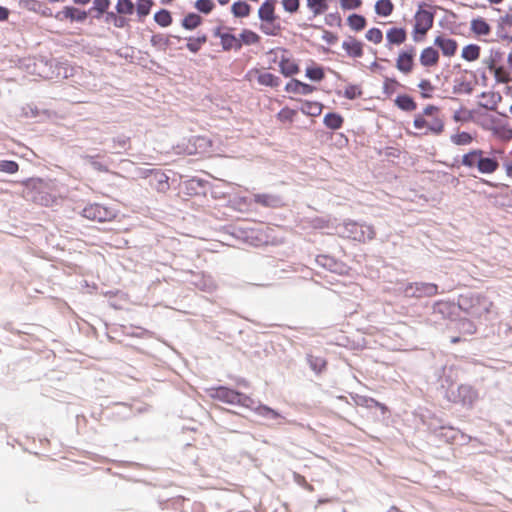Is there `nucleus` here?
Segmentation results:
<instances>
[{"label":"nucleus","instance_id":"obj_54","mask_svg":"<svg viewBox=\"0 0 512 512\" xmlns=\"http://www.w3.org/2000/svg\"><path fill=\"white\" fill-rule=\"evenodd\" d=\"M505 174L508 178L512 179V161L505 162L503 164Z\"/></svg>","mask_w":512,"mask_h":512},{"label":"nucleus","instance_id":"obj_24","mask_svg":"<svg viewBox=\"0 0 512 512\" xmlns=\"http://www.w3.org/2000/svg\"><path fill=\"white\" fill-rule=\"evenodd\" d=\"M394 103L400 110L405 112H413L417 109V103L407 94L398 95Z\"/></svg>","mask_w":512,"mask_h":512},{"label":"nucleus","instance_id":"obj_3","mask_svg":"<svg viewBox=\"0 0 512 512\" xmlns=\"http://www.w3.org/2000/svg\"><path fill=\"white\" fill-rule=\"evenodd\" d=\"M434 23V11L427 4H422L416 11L413 20L412 38L414 42H422L427 32L432 28Z\"/></svg>","mask_w":512,"mask_h":512},{"label":"nucleus","instance_id":"obj_50","mask_svg":"<svg viewBox=\"0 0 512 512\" xmlns=\"http://www.w3.org/2000/svg\"><path fill=\"white\" fill-rule=\"evenodd\" d=\"M196 8L205 14L210 13L214 8L213 2H196Z\"/></svg>","mask_w":512,"mask_h":512},{"label":"nucleus","instance_id":"obj_29","mask_svg":"<svg viewBox=\"0 0 512 512\" xmlns=\"http://www.w3.org/2000/svg\"><path fill=\"white\" fill-rule=\"evenodd\" d=\"M471 30L478 36H486L490 33L489 24L482 18L474 19L471 22Z\"/></svg>","mask_w":512,"mask_h":512},{"label":"nucleus","instance_id":"obj_44","mask_svg":"<svg viewBox=\"0 0 512 512\" xmlns=\"http://www.w3.org/2000/svg\"><path fill=\"white\" fill-rule=\"evenodd\" d=\"M375 10L380 16H389L393 11L392 2H376Z\"/></svg>","mask_w":512,"mask_h":512},{"label":"nucleus","instance_id":"obj_46","mask_svg":"<svg viewBox=\"0 0 512 512\" xmlns=\"http://www.w3.org/2000/svg\"><path fill=\"white\" fill-rule=\"evenodd\" d=\"M362 95V90L357 85H348L345 87L343 96L349 100L356 99Z\"/></svg>","mask_w":512,"mask_h":512},{"label":"nucleus","instance_id":"obj_32","mask_svg":"<svg viewBox=\"0 0 512 512\" xmlns=\"http://www.w3.org/2000/svg\"><path fill=\"white\" fill-rule=\"evenodd\" d=\"M201 22L202 19L198 14L189 13L184 17L182 21V26L187 30H193L197 28L201 24Z\"/></svg>","mask_w":512,"mask_h":512},{"label":"nucleus","instance_id":"obj_19","mask_svg":"<svg viewBox=\"0 0 512 512\" xmlns=\"http://www.w3.org/2000/svg\"><path fill=\"white\" fill-rule=\"evenodd\" d=\"M55 17L61 21L66 19L71 21H83L86 19L87 13L85 10L67 6L62 11L58 12Z\"/></svg>","mask_w":512,"mask_h":512},{"label":"nucleus","instance_id":"obj_35","mask_svg":"<svg viewBox=\"0 0 512 512\" xmlns=\"http://www.w3.org/2000/svg\"><path fill=\"white\" fill-rule=\"evenodd\" d=\"M239 39L241 40V46L244 45H252L259 42L260 37L255 32L245 29L240 33Z\"/></svg>","mask_w":512,"mask_h":512},{"label":"nucleus","instance_id":"obj_14","mask_svg":"<svg viewBox=\"0 0 512 512\" xmlns=\"http://www.w3.org/2000/svg\"><path fill=\"white\" fill-rule=\"evenodd\" d=\"M415 55L416 50L414 47H409L406 50H402L399 52L396 58V68L401 73L408 75L410 74L415 66Z\"/></svg>","mask_w":512,"mask_h":512},{"label":"nucleus","instance_id":"obj_17","mask_svg":"<svg viewBox=\"0 0 512 512\" xmlns=\"http://www.w3.org/2000/svg\"><path fill=\"white\" fill-rule=\"evenodd\" d=\"M439 60L440 54L438 50L431 46L424 48L419 56L420 64L426 69L436 67Z\"/></svg>","mask_w":512,"mask_h":512},{"label":"nucleus","instance_id":"obj_12","mask_svg":"<svg viewBox=\"0 0 512 512\" xmlns=\"http://www.w3.org/2000/svg\"><path fill=\"white\" fill-rule=\"evenodd\" d=\"M82 216L91 221L108 222L116 218L114 209L99 203H91L84 207Z\"/></svg>","mask_w":512,"mask_h":512},{"label":"nucleus","instance_id":"obj_18","mask_svg":"<svg viewBox=\"0 0 512 512\" xmlns=\"http://www.w3.org/2000/svg\"><path fill=\"white\" fill-rule=\"evenodd\" d=\"M316 90V87L301 82L297 79H291L285 85V91L287 93L299 94V95H309L312 94Z\"/></svg>","mask_w":512,"mask_h":512},{"label":"nucleus","instance_id":"obj_41","mask_svg":"<svg viewBox=\"0 0 512 512\" xmlns=\"http://www.w3.org/2000/svg\"><path fill=\"white\" fill-rule=\"evenodd\" d=\"M256 413L263 417H270L272 419H277L281 417L280 413L276 410L266 406V405H260L255 409Z\"/></svg>","mask_w":512,"mask_h":512},{"label":"nucleus","instance_id":"obj_15","mask_svg":"<svg viewBox=\"0 0 512 512\" xmlns=\"http://www.w3.org/2000/svg\"><path fill=\"white\" fill-rule=\"evenodd\" d=\"M212 148V140L206 136H194L189 140L187 150L189 154H205Z\"/></svg>","mask_w":512,"mask_h":512},{"label":"nucleus","instance_id":"obj_42","mask_svg":"<svg viewBox=\"0 0 512 512\" xmlns=\"http://www.w3.org/2000/svg\"><path fill=\"white\" fill-rule=\"evenodd\" d=\"M307 8L312 17H315L327 10L326 2H307Z\"/></svg>","mask_w":512,"mask_h":512},{"label":"nucleus","instance_id":"obj_22","mask_svg":"<svg viewBox=\"0 0 512 512\" xmlns=\"http://www.w3.org/2000/svg\"><path fill=\"white\" fill-rule=\"evenodd\" d=\"M481 105L489 110H496L498 104L502 101V96L499 92L486 91L481 94Z\"/></svg>","mask_w":512,"mask_h":512},{"label":"nucleus","instance_id":"obj_40","mask_svg":"<svg viewBox=\"0 0 512 512\" xmlns=\"http://www.w3.org/2000/svg\"><path fill=\"white\" fill-rule=\"evenodd\" d=\"M154 19L162 27H167L172 22L171 15L167 10L158 11L154 16Z\"/></svg>","mask_w":512,"mask_h":512},{"label":"nucleus","instance_id":"obj_30","mask_svg":"<svg viewBox=\"0 0 512 512\" xmlns=\"http://www.w3.org/2000/svg\"><path fill=\"white\" fill-rule=\"evenodd\" d=\"M458 393L459 396L462 397L464 404H472L477 398V392L469 385H460L458 387Z\"/></svg>","mask_w":512,"mask_h":512},{"label":"nucleus","instance_id":"obj_48","mask_svg":"<svg viewBox=\"0 0 512 512\" xmlns=\"http://www.w3.org/2000/svg\"><path fill=\"white\" fill-rule=\"evenodd\" d=\"M117 12L123 15L131 14L134 10L133 2H117Z\"/></svg>","mask_w":512,"mask_h":512},{"label":"nucleus","instance_id":"obj_16","mask_svg":"<svg viewBox=\"0 0 512 512\" xmlns=\"http://www.w3.org/2000/svg\"><path fill=\"white\" fill-rule=\"evenodd\" d=\"M434 45L442 51L444 56L449 58L453 57L458 49L457 41L444 35L437 36L434 39Z\"/></svg>","mask_w":512,"mask_h":512},{"label":"nucleus","instance_id":"obj_13","mask_svg":"<svg viewBox=\"0 0 512 512\" xmlns=\"http://www.w3.org/2000/svg\"><path fill=\"white\" fill-rule=\"evenodd\" d=\"M404 292L408 297H432L438 294V286L434 283L415 282L408 284Z\"/></svg>","mask_w":512,"mask_h":512},{"label":"nucleus","instance_id":"obj_5","mask_svg":"<svg viewBox=\"0 0 512 512\" xmlns=\"http://www.w3.org/2000/svg\"><path fill=\"white\" fill-rule=\"evenodd\" d=\"M481 126L498 141L509 142L512 140V127L503 118L488 115L482 119Z\"/></svg>","mask_w":512,"mask_h":512},{"label":"nucleus","instance_id":"obj_38","mask_svg":"<svg viewBox=\"0 0 512 512\" xmlns=\"http://www.w3.org/2000/svg\"><path fill=\"white\" fill-rule=\"evenodd\" d=\"M207 37L206 35H202L196 38H189L187 41V48L193 52L196 53L200 50L201 46L206 43Z\"/></svg>","mask_w":512,"mask_h":512},{"label":"nucleus","instance_id":"obj_61","mask_svg":"<svg viewBox=\"0 0 512 512\" xmlns=\"http://www.w3.org/2000/svg\"><path fill=\"white\" fill-rule=\"evenodd\" d=\"M505 95L512 98V86H507L505 89Z\"/></svg>","mask_w":512,"mask_h":512},{"label":"nucleus","instance_id":"obj_20","mask_svg":"<svg viewBox=\"0 0 512 512\" xmlns=\"http://www.w3.org/2000/svg\"><path fill=\"white\" fill-rule=\"evenodd\" d=\"M216 35L219 36L220 44L224 50H239L241 48V40L235 35L229 32H217Z\"/></svg>","mask_w":512,"mask_h":512},{"label":"nucleus","instance_id":"obj_39","mask_svg":"<svg viewBox=\"0 0 512 512\" xmlns=\"http://www.w3.org/2000/svg\"><path fill=\"white\" fill-rule=\"evenodd\" d=\"M232 11L237 17H245L250 13V7L247 2H234Z\"/></svg>","mask_w":512,"mask_h":512},{"label":"nucleus","instance_id":"obj_47","mask_svg":"<svg viewBox=\"0 0 512 512\" xmlns=\"http://www.w3.org/2000/svg\"><path fill=\"white\" fill-rule=\"evenodd\" d=\"M397 86H399V83L396 79L386 78L383 83V91L390 95L396 90Z\"/></svg>","mask_w":512,"mask_h":512},{"label":"nucleus","instance_id":"obj_21","mask_svg":"<svg viewBox=\"0 0 512 512\" xmlns=\"http://www.w3.org/2000/svg\"><path fill=\"white\" fill-rule=\"evenodd\" d=\"M342 48L350 57L359 58L363 55V45L355 38L350 37L345 40L342 43Z\"/></svg>","mask_w":512,"mask_h":512},{"label":"nucleus","instance_id":"obj_6","mask_svg":"<svg viewBox=\"0 0 512 512\" xmlns=\"http://www.w3.org/2000/svg\"><path fill=\"white\" fill-rule=\"evenodd\" d=\"M273 56V62L278 63L280 73L285 77H292L299 73L300 67L292 54L285 48L277 47L268 52Z\"/></svg>","mask_w":512,"mask_h":512},{"label":"nucleus","instance_id":"obj_10","mask_svg":"<svg viewBox=\"0 0 512 512\" xmlns=\"http://www.w3.org/2000/svg\"><path fill=\"white\" fill-rule=\"evenodd\" d=\"M245 79L251 84L277 89L281 84L279 76L264 68H252L245 74Z\"/></svg>","mask_w":512,"mask_h":512},{"label":"nucleus","instance_id":"obj_59","mask_svg":"<svg viewBox=\"0 0 512 512\" xmlns=\"http://www.w3.org/2000/svg\"><path fill=\"white\" fill-rule=\"evenodd\" d=\"M115 25L118 26V27H122L125 23V19L122 18V17H119V18H115Z\"/></svg>","mask_w":512,"mask_h":512},{"label":"nucleus","instance_id":"obj_28","mask_svg":"<svg viewBox=\"0 0 512 512\" xmlns=\"http://www.w3.org/2000/svg\"><path fill=\"white\" fill-rule=\"evenodd\" d=\"M481 48L477 44H469L463 47L461 57L468 61L473 62L479 59Z\"/></svg>","mask_w":512,"mask_h":512},{"label":"nucleus","instance_id":"obj_49","mask_svg":"<svg viewBox=\"0 0 512 512\" xmlns=\"http://www.w3.org/2000/svg\"><path fill=\"white\" fill-rule=\"evenodd\" d=\"M361 405H365L368 408H372V407L379 408L383 413H385L387 411V407L384 404L378 402L377 400H375L373 398H364Z\"/></svg>","mask_w":512,"mask_h":512},{"label":"nucleus","instance_id":"obj_33","mask_svg":"<svg viewBox=\"0 0 512 512\" xmlns=\"http://www.w3.org/2000/svg\"><path fill=\"white\" fill-rule=\"evenodd\" d=\"M348 25L352 30L361 31L366 25V20L363 16L352 14L347 19Z\"/></svg>","mask_w":512,"mask_h":512},{"label":"nucleus","instance_id":"obj_7","mask_svg":"<svg viewBox=\"0 0 512 512\" xmlns=\"http://www.w3.org/2000/svg\"><path fill=\"white\" fill-rule=\"evenodd\" d=\"M484 64L497 84H507L512 81V70L502 60V53L496 52L484 60Z\"/></svg>","mask_w":512,"mask_h":512},{"label":"nucleus","instance_id":"obj_26","mask_svg":"<svg viewBox=\"0 0 512 512\" xmlns=\"http://www.w3.org/2000/svg\"><path fill=\"white\" fill-rule=\"evenodd\" d=\"M323 104L317 101H303L301 112L305 115L317 117L321 115L323 111Z\"/></svg>","mask_w":512,"mask_h":512},{"label":"nucleus","instance_id":"obj_36","mask_svg":"<svg viewBox=\"0 0 512 512\" xmlns=\"http://www.w3.org/2000/svg\"><path fill=\"white\" fill-rule=\"evenodd\" d=\"M296 114V110H293L289 107H284L277 113L276 117L282 123H292Z\"/></svg>","mask_w":512,"mask_h":512},{"label":"nucleus","instance_id":"obj_9","mask_svg":"<svg viewBox=\"0 0 512 512\" xmlns=\"http://www.w3.org/2000/svg\"><path fill=\"white\" fill-rule=\"evenodd\" d=\"M344 236L354 241L365 243L375 238L376 231L372 225H363L349 221L344 224Z\"/></svg>","mask_w":512,"mask_h":512},{"label":"nucleus","instance_id":"obj_62","mask_svg":"<svg viewBox=\"0 0 512 512\" xmlns=\"http://www.w3.org/2000/svg\"><path fill=\"white\" fill-rule=\"evenodd\" d=\"M507 62H508V64H509V67H510V68H511V70H512V51L508 54Z\"/></svg>","mask_w":512,"mask_h":512},{"label":"nucleus","instance_id":"obj_43","mask_svg":"<svg viewBox=\"0 0 512 512\" xmlns=\"http://www.w3.org/2000/svg\"><path fill=\"white\" fill-rule=\"evenodd\" d=\"M19 170V165L15 161L0 160V171L8 174H14Z\"/></svg>","mask_w":512,"mask_h":512},{"label":"nucleus","instance_id":"obj_8","mask_svg":"<svg viewBox=\"0 0 512 512\" xmlns=\"http://www.w3.org/2000/svg\"><path fill=\"white\" fill-rule=\"evenodd\" d=\"M206 392L210 398L227 404L248 406L251 401L250 397L224 386L211 387Z\"/></svg>","mask_w":512,"mask_h":512},{"label":"nucleus","instance_id":"obj_52","mask_svg":"<svg viewBox=\"0 0 512 512\" xmlns=\"http://www.w3.org/2000/svg\"><path fill=\"white\" fill-rule=\"evenodd\" d=\"M284 7L289 12H295L299 7V2H283Z\"/></svg>","mask_w":512,"mask_h":512},{"label":"nucleus","instance_id":"obj_27","mask_svg":"<svg viewBox=\"0 0 512 512\" xmlns=\"http://www.w3.org/2000/svg\"><path fill=\"white\" fill-rule=\"evenodd\" d=\"M323 123L331 130H338L343 126L344 118L338 113L330 112L324 116Z\"/></svg>","mask_w":512,"mask_h":512},{"label":"nucleus","instance_id":"obj_4","mask_svg":"<svg viewBox=\"0 0 512 512\" xmlns=\"http://www.w3.org/2000/svg\"><path fill=\"white\" fill-rule=\"evenodd\" d=\"M493 303L485 296L470 294L459 298V307L471 316L480 318L490 312Z\"/></svg>","mask_w":512,"mask_h":512},{"label":"nucleus","instance_id":"obj_64","mask_svg":"<svg viewBox=\"0 0 512 512\" xmlns=\"http://www.w3.org/2000/svg\"><path fill=\"white\" fill-rule=\"evenodd\" d=\"M460 341H461V338H460V337H453V338L451 339V342H452V343H454V344L459 343Z\"/></svg>","mask_w":512,"mask_h":512},{"label":"nucleus","instance_id":"obj_63","mask_svg":"<svg viewBox=\"0 0 512 512\" xmlns=\"http://www.w3.org/2000/svg\"><path fill=\"white\" fill-rule=\"evenodd\" d=\"M387 512H402L399 508L392 506L390 507Z\"/></svg>","mask_w":512,"mask_h":512},{"label":"nucleus","instance_id":"obj_37","mask_svg":"<svg viewBox=\"0 0 512 512\" xmlns=\"http://www.w3.org/2000/svg\"><path fill=\"white\" fill-rule=\"evenodd\" d=\"M306 76L313 81H322L325 78V72L320 66L306 68Z\"/></svg>","mask_w":512,"mask_h":512},{"label":"nucleus","instance_id":"obj_2","mask_svg":"<svg viewBox=\"0 0 512 512\" xmlns=\"http://www.w3.org/2000/svg\"><path fill=\"white\" fill-rule=\"evenodd\" d=\"M461 164L469 169L476 168L481 174H493L499 168V162L494 157H486L481 149H473L462 156Z\"/></svg>","mask_w":512,"mask_h":512},{"label":"nucleus","instance_id":"obj_11","mask_svg":"<svg viewBox=\"0 0 512 512\" xmlns=\"http://www.w3.org/2000/svg\"><path fill=\"white\" fill-rule=\"evenodd\" d=\"M259 17L261 19V30L267 35H277L280 31V25L277 22L273 2H263L259 8Z\"/></svg>","mask_w":512,"mask_h":512},{"label":"nucleus","instance_id":"obj_25","mask_svg":"<svg viewBox=\"0 0 512 512\" xmlns=\"http://www.w3.org/2000/svg\"><path fill=\"white\" fill-rule=\"evenodd\" d=\"M386 39L389 44L401 45L406 41L407 34L405 29L393 27L387 31Z\"/></svg>","mask_w":512,"mask_h":512},{"label":"nucleus","instance_id":"obj_53","mask_svg":"<svg viewBox=\"0 0 512 512\" xmlns=\"http://www.w3.org/2000/svg\"><path fill=\"white\" fill-rule=\"evenodd\" d=\"M362 2H341L343 9H356Z\"/></svg>","mask_w":512,"mask_h":512},{"label":"nucleus","instance_id":"obj_34","mask_svg":"<svg viewBox=\"0 0 512 512\" xmlns=\"http://www.w3.org/2000/svg\"><path fill=\"white\" fill-rule=\"evenodd\" d=\"M451 142L458 146H465L473 142V137L468 132H459L451 136Z\"/></svg>","mask_w":512,"mask_h":512},{"label":"nucleus","instance_id":"obj_1","mask_svg":"<svg viewBox=\"0 0 512 512\" xmlns=\"http://www.w3.org/2000/svg\"><path fill=\"white\" fill-rule=\"evenodd\" d=\"M413 127L420 136H439L445 131V120L438 106L426 105L413 119Z\"/></svg>","mask_w":512,"mask_h":512},{"label":"nucleus","instance_id":"obj_57","mask_svg":"<svg viewBox=\"0 0 512 512\" xmlns=\"http://www.w3.org/2000/svg\"><path fill=\"white\" fill-rule=\"evenodd\" d=\"M9 11L7 8L0 6V21L6 20L8 18Z\"/></svg>","mask_w":512,"mask_h":512},{"label":"nucleus","instance_id":"obj_56","mask_svg":"<svg viewBox=\"0 0 512 512\" xmlns=\"http://www.w3.org/2000/svg\"><path fill=\"white\" fill-rule=\"evenodd\" d=\"M501 19L504 24L512 26V11L509 13H506Z\"/></svg>","mask_w":512,"mask_h":512},{"label":"nucleus","instance_id":"obj_55","mask_svg":"<svg viewBox=\"0 0 512 512\" xmlns=\"http://www.w3.org/2000/svg\"><path fill=\"white\" fill-rule=\"evenodd\" d=\"M150 4H152V2H145L144 4H141V5L139 6V12H140L142 15H146V14H148Z\"/></svg>","mask_w":512,"mask_h":512},{"label":"nucleus","instance_id":"obj_58","mask_svg":"<svg viewBox=\"0 0 512 512\" xmlns=\"http://www.w3.org/2000/svg\"><path fill=\"white\" fill-rule=\"evenodd\" d=\"M97 3V8L104 12L106 9H108V6L110 4V2H106V1H103V2H96Z\"/></svg>","mask_w":512,"mask_h":512},{"label":"nucleus","instance_id":"obj_31","mask_svg":"<svg viewBox=\"0 0 512 512\" xmlns=\"http://www.w3.org/2000/svg\"><path fill=\"white\" fill-rule=\"evenodd\" d=\"M418 88L420 90L421 97L424 99H429L433 97V93L435 91L434 85L428 79H422L418 83Z\"/></svg>","mask_w":512,"mask_h":512},{"label":"nucleus","instance_id":"obj_51","mask_svg":"<svg viewBox=\"0 0 512 512\" xmlns=\"http://www.w3.org/2000/svg\"><path fill=\"white\" fill-rule=\"evenodd\" d=\"M168 180H169V178L164 173L160 174V177L158 180V186H157L158 191L165 192L166 190H168V188H169Z\"/></svg>","mask_w":512,"mask_h":512},{"label":"nucleus","instance_id":"obj_23","mask_svg":"<svg viewBox=\"0 0 512 512\" xmlns=\"http://www.w3.org/2000/svg\"><path fill=\"white\" fill-rule=\"evenodd\" d=\"M253 201L256 204L269 208L278 207L281 203V199L278 196L267 193L254 194Z\"/></svg>","mask_w":512,"mask_h":512},{"label":"nucleus","instance_id":"obj_45","mask_svg":"<svg viewBox=\"0 0 512 512\" xmlns=\"http://www.w3.org/2000/svg\"><path fill=\"white\" fill-rule=\"evenodd\" d=\"M366 39L374 44H379L383 40V33L379 28H371L366 32Z\"/></svg>","mask_w":512,"mask_h":512},{"label":"nucleus","instance_id":"obj_60","mask_svg":"<svg viewBox=\"0 0 512 512\" xmlns=\"http://www.w3.org/2000/svg\"><path fill=\"white\" fill-rule=\"evenodd\" d=\"M453 118H454L455 121H463V120H465V118L461 116V112H456L454 114Z\"/></svg>","mask_w":512,"mask_h":512}]
</instances>
